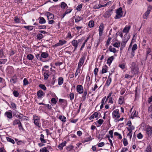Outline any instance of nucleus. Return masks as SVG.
I'll return each instance as SVG.
<instances>
[{
	"mask_svg": "<svg viewBox=\"0 0 152 152\" xmlns=\"http://www.w3.org/2000/svg\"><path fill=\"white\" fill-rule=\"evenodd\" d=\"M130 68L133 73L134 74L138 73L139 69L138 64L136 62H133L131 63Z\"/></svg>",
	"mask_w": 152,
	"mask_h": 152,
	"instance_id": "obj_1",
	"label": "nucleus"
},
{
	"mask_svg": "<svg viewBox=\"0 0 152 152\" xmlns=\"http://www.w3.org/2000/svg\"><path fill=\"white\" fill-rule=\"evenodd\" d=\"M83 41V40L82 39H79L78 40H74L72 41V44L74 48L73 51V52L75 51L78 46H80L81 45Z\"/></svg>",
	"mask_w": 152,
	"mask_h": 152,
	"instance_id": "obj_2",
	"label": "nucleus"
},
{
	"mask_svg": "<svg viewBox=\"0 0 152 152\" xmlns=\"http://www.w3.org/2000/svg\"><path fill=\"white\" fill-rule=\"evenodd\" d=\"M123 14L122 8L120 7L116 11V15L115 18L116 19H119L122 17Z\"/></svg>",
	"mask_w": 152,
	"mask_h": 152,
	"instance_id": "obj_3",
	"label": "nucleus"
},
{
	"mask_svg": "<svg viewBox=\"0 0 152 152\" xmlns=\"http://www.w3.org/2000/svg\"><path fill=\"white\" fill-rule=\"evenodd\" d=\"M34 122L35 125L40 127L41 126L40 120L39 118L36 115H34Z\"/></svg>",
	"mask_w": 152,
	"mask_h": 152,
	"instance_id": "obj_4",
	"label": "nucleus"
},
{
	"mask_svg": "<svg viewBox=\"0 0 152 152\" xmlns=\"http://www.w3.org/2000/svg\"><path fill=\"white\" fill-rule=\"evenodd\" d=\"M126 35H125L124 36V39H123L121 43V45L120 48L121 50H122L125 47L126 44L128 40V39L127 38L126 39Z\"/></svg>",
	"mask_w": 152,
	"mask_h": 152,
	"instance_id": "obj_5",
	"label": "nucleus"
},
{
	"mask_svg": "<svg viewBox=\"0 0 152 152\" xmlns=\"http://www.w3.org/2000/svg\"><path fill=\"white\" fill-rule=\"evenodd\" d=\"M151 6H149L148 7L147 11L143 15V17L144 19H146L149 15L150 11L151 10Z\"/></svg>",
	"mask_w": 152,
	"mask_h": 152,
	"instance_id": "obj_6",
	"label": "nucleus"
},
{
	"mask_svg": "<svg viewBox=\"0 0 152 152\" xmlns=\"http://www.w3.org/2000/svg\"><path fill=\"white\" fill-rule=\"evenodd\" d=\"M146 133L149 137L152 134V127L150 126H148L147 127L146 130Z\"/></svg>",
	"mask_w": 152,
	"mask_h": 152,
	"instance_id": "obj_7",
	"label": "nucleus"
},
{
	"mask_svg": "<svg viewBox=\"0 0 152 152\" xmlns=\"http://www.w3.org/2000/svg\"><path fill=\"white\" fill-rule=\"evenodd\" d=\"M76 90L77 92L80 94L83 93V87L81 85H78L76 87Z\"/></svg>",
	"mask_w": 152,
	"mask_h": 152,
	"instance_id": "obj_8",
	"label": "nucleus"
},
{
	"mask_svg": "<svg viewBox=\"0 0 152 152\" xmlns=\"http://www.w3.org/2000/svg\"><path fill=\"white\" fill-rule=\"evenodd\" d=\"M67 42L66 41L64 40H60L58 43L55 45L56 47H57L59 46H62L63 45L66 44Z\"/></svg>",
	"mask_w": 152,
	"mask_h": 152,
	"instance_id": "obj_9",
	"label": "nucleus"
},
{
	"mask_svg": "<svg viewBox=\"0 0 152 152\" xmlns=\"http://www.w3.org/2000/svg\"><path fill=\"white\" fill-rule=\"evenodd\" d=\"M18 78L16 75H14L10 80V82L12 83H15L18 81Z\"/></svg>",
	"mask_w": 152,
	"mask_h": 152,
	"instance_id": "obj_10",
	"label": "nucleus"
},
{
	"mask_svg": "<svg viewBox=\"0 0 152 152\" xmlns=\"http://www.w3.org/2000/svg\"><path fill=\"white\" fill-rule=\"evenodd\" d=\"M85 59V57L84 56L81 57L78 63L77 67L80 68L83 65Z\"/></svg>",
	"mask_w": 152,
	"mask_h": 152,
	"instance_id": "obj_11",
	"label": "nucleus"
},
{
	"mask_svg": "<svg viewBox=\"0 0 152 152\" xmlns=\"http://www.w3.org/2000/svg\"><path fill=\"white\" fill-rule=\"evenodd\" d=\"M99 36L101 37L103 31L104 29V26L103 24H101L99 26Z\"/></svg>",
	"mask_w": 152,
	"mask_h": 152,
	"instance_id": "obj_12",
	"label": "nucleus"
},
{
	"mask_svg": "<svg viewBox=\"0 0 152 152\" xmlns=\"http://www.w3.org/2000/svg\"><path fill=\"white\" fill-rule=\"evenodd\" d=\"M118 112V110H116L114 111L113 113V116L118 118H119L120 117V115Z\"/></svg>",
	"mask_w": 152,
	"mask_h": 152,
	"instance_id": "obj_13",
	"label": "nucleus"
},
{
	"mask_svg": "<svg viewBox=\"0 0 152 152\" xmlns=\"http://www.w3.org/2000/svg\"><path fill=\"white\" fill-rule=\"evenodd\" d=\"M4 115L8 118H11L12 117V113L11 110L10 111H7L5 113Z\"/></svg>",
	"mask_w": 152,
	"mask_h": 152,
	"instance_id": "obj_14",
	"label": "nucleus"
},
{
	"mask_svg": "<svg viewBox=\"0 0 152 152\" xmlns=\"http://www.w3.org/2000/svg\"><path fill=\"white\" fill-rule=\"evenodd\" d=\"M112 13V10H109L107 11L104 14V17L105 18H109Z\"/></svg>",
	"mask_w": 152,
	"mask_h": 152,
	"instance_id": "obj_15",
	"label": "nucleus"
},
{
	"mask_svg": "<svg viewBox=\"0 0 152 152\" xmlns=\"http://www.w3.org/2000/svg\"><path fill=\"white\" fill-rule=\"evenodd\" d=\"M131 28V26H125L124 28L123 32L124 33H128L129 30Z\"/></svg>",
	"mask_w": 152,
	"mask_h": 152,
	"instance_id": "obj_16",
	"label": "nucleus"
},
{
	"mask_svg": "<svg viewBox=\"0 0 152 152\" xmlns=\"http://www.w3.org/2000/svg\"><path fill=\"white\" fill-rule=\"evenodd\" d=\"M46 14L48 19H53L54 17V15L50 12H47Z\"/></svg>",
	"mask_w": 152,
	"mask_h": 152,
	"instance_id": "obj_17",
	"label": "nucleus"
},
{
	"mask_svg": "<svg viewBox=\"0 0 152 152\" xmlns=\"http://www.w3.org/2000/svg\"><path fill=\"white\" fill-rule=\"evenodd\" d=\"M98 113L97 112H95L89 117V119L91 120L94 118H97L98 117Z\"/></svg>",
	"mask_w": 152,
	"mask_h": 152,
	"instance_id": "obj_18",
	"label": "nucleus"
},
{
	"mask_svg": "<svg viewBox=\"0 0 152 152\" xmlns=\"http://www.w3.org/2000/svg\"><path fill=\"white\" fill-rule=\"evenodd\" d=\"M66 143V141H64L63 142H62L58 145V148L59 149H63V147L65 146Z\"/></svg>",
	"mask_w": 152,
	"mask_h": 152,
	"instance_id": "obj_19",
	"label": "nucleus"
},
{
	"mask_svg": "<svg viewBox=\"0 0 152 152\" xmlns=\"http://www.w3.org/2000/svg\"><path fill=\"white\" fill-rule=\"evenodd\" d=\"M114 57L113 56H111L107 60V64L110 65L113 60Z\"/></svg>",
	"mask_w": 152,
	"mask_h": 152,
	"instance_id": "obj_20",
	"label": "nucleus"
},
{
	"mask_svg": "<svg viewBox=\"0 0 152 152\" xmlns=\"http://www.w3.org/2000/svg\"><path fill=\"white\" fill-rule=\"evenodd\" d=\"M49 55L48 53L46 52H42L41 53V56L42 58H46Z\"/></svg>",
	"mask_w": 152,
	"mask_h": 152,
	"instance_id": "obj_21",
	"label": "nucleus"
},
{
	"mask_svg": "<svg viewBox=\"0 0 152 152\" xmlns=\"http://www.w3.org/2000/svg\"><path fill=\"white\" fill-rule=\"evenodd\" d=\"M37 94L38 98H41L43 95V92L42 91L40 90L37 92Z\"/></svg>",
	"mask_w": 152,
	"mask_h": 152,
	"instance_id": "obj_22",
	"label": "nucleus"
},
{
	"mask_svg": "<svg viewBox=\"0 0 152 152\" xmlns=\"http://www.w3.org/2000/svg\"><path fill=\"white\" fill-rule=\"evenodd\" d=\"M39 23L40 24H44L46 22V20L43 17H39Z\"/></svg>",
	"mask_w": 152,
	"mask_h": 152,
	"instance_id": "obj_23",
	"label": "nucleus"
},
{
	"mask_svg": "<svg viewBox=\"0 0 152 152\" xmlns=\"http://www.w3.org/2000/svg\"><path fill=\"white\" fill-rule=\"evenodd\" d=\"M41 142L42 143H45L46 140L44 139V135L42 134H41L40 135V137L39 139Z\"/></svg>",
	"mask_w": 152,
	"mask_h": 152,
	"instance_id": "obj_24",
	"label": "nucleus"
},
{
	"mask_svg": "<svg viewBox=\"0 0 152 152\" xmlns=\"http://www.w3.org/2000/svg\"><path fill=\"white\" fill-rule=\"evenodd\" d=\"M58 85L59 86L61 85L63 83V78L62 77H59L58 79Z\"/></svg>",
	"mask_w": 152,
	"mask_h": 152,
	"instance_id": "obj_25",
	"label": "nucleus"
},
{
	"mask_svg": "<svg viewBox=\"0 0 152 152\" xmlns=\"http://www.w3.org/2000/svg\"><path fill=\"white\" fill-rule=\"evenodd\" d=\"M124 102V98L122 96H121L119 99L118 103L120 104H122Z\"/></svg>",
	"mask_w": 152,
	"mask_h": 152,
	"instance_id": "obj_26",
	"label": "nucleus"
},
{
	"mask_svg": "<svg viewBox=\"0 0 152 152\" xmlns=\"http://www.w3.org/2000/svg\"><path fill=\"white\" fill-rule=\"evenodd\" d=\"M107 66L106 65H104L102 69V74L105 73L107 72Z\"/></svg>",
	"mask_w": 152,
	"mask_h": 152,
	"instance_id": "obj_27",
	"label": "nucleus"
},
{
	"mask_svg": "<svg viewBox=\"0 0 152 152\" xmlns=\"http://www.w3.org/2000/svg\"><path fill=\"white\" fill-rule=\"evenodd\" d=\"M59 118L63 122H64L66 121V118L64 116L60 115Z\"/></svg>",
	"mask_w": 152,
	"mask_h": 152,
	"instance_id": "obj_28",
	"label": "nucleus"
},
{
	"mask_svg": "<svg viewBox=\"0 0 152 152\" xmlns=\"http://www.w3.org/2000/svg\"><path fill=\"white\" fill-rule=\"evenodd\" d=\"M109 50L110 51L115 53L116 52V49L114 48H113L112 46H110L109 47Z\"/></svg>",
	"mask_w": 152,
	"mask_h": 152,
	"instance_id": "obj_29",
	"label": "nucleus"
},
{
	"mask_svg": "<svg viewBox=\"0 0 152 152\" xmlns=\"http://www.w3.org/2000/svg\"><path fill=\"white\" fill-rule=\"evenodd\" d=\"M24 27L30 31L32 30L33 28L34 27L33 26H24Z\"/></svg>",
	"mask_w": 152,
	"mask_h": 152,
	"instance_id": "obj_30",
	"label": "nucleus"
},
{
	"mask_svg": "<svg viewBox=\"0 0 152 152\" xmlns=\"http://www.w3.org/2000/svg\"><path fill=\"white\" fill-rule=\"evenodd\" d=\"M44 36L42 34L38 33L37 35V39L38 40H40L42 39Z\"/></svg>",
	"mask_w": 152,
	"mask_h": 152,
	"instance_id": "obj_31",
	"label": "nucleus"
},
{
	"mask_svg": "<svg viewBox=\"0 0 152 152\" xmlns=\"http://www.w3.org/2000/svg\"><path fill=\"white\" fill-rule=\"evenodd\" d=\"M120 42H116L113 44V45L115 47L118 48L120 47Z\"/></svg>",
	"mask_w": 152,
	"mask_h": 152,
	"instance_id": "obj_32",
	"label": "nucleus"
},
{
	"mask_svg": "<svg viewBox=\"0 0 152 152\" xmlns=\"http://www.w3.org/2000/svg\"><path fill=\"white\" fill-rule=\"evenodd\" d=\"M6 139L8 141L10 142L12 144L15 143V141L12 138H11L10 137H7Z\"/></svg>",
	"mask_w": 152,
	"mask_h": 152,
	"instance_id": "obj_33",
	"label": "nucleus"
},
{
	"mask_svg": "<svg viewBox=\"0 0 152 152\" xmlns=\"http://www.w3.org/2000/svg\"><path fill=\"white\" fill-rule=\"evenodd\" d=\"M14 21L15 23H20V19L16 16L14 18Z\"/></svg>",
	"mask_w": 152,
	"mask_h": 152,
	"instance_id": "obj_34",
	"label": "nucleus"
},
{
	"mask_svg": "<svg viewBox=\"0 0 152 152\" xmlns=\"http://www.w3.org/2000/svg\"><path fill=\"white\" fill-rule=\"evenodd\" d=\"M106 4L104 5H100V4H99L98 5H96L94 6V8L95 9H99V8H100V7H102L104 6H106Z\"/></svg>",
	"mask_w": 152,
	"mask_h": 152,
	"instance_id": "obj_35",
	"label": "nucleus"
},
{
	"mask_svg": "<svg viewBox=\"0 0 152 152\" xmlns=\"http://www.w3.org/2000/svg\"><path fill=\"white\" fill-rule=\"evenodd\" d=\"M111 82V78H109V77H108L107 80L106 84L108 86H109L110 85Z\"/></svg>",
	"mask_w": 152,
	"mask_h": 152,
	"instance_id": "obj_36",
	"label": "nucleus"
},
{
	"mask_svg": "<svg viewBox=\"0 0 152 152\" xmlns=\"http://www.w3.org/2000/svg\"><path fill=\"white\" fill-rule=\"evenodd\" d=\"M72 11L71 10H69V9L67 10L63 14V15H62V18H64L65 15L67 14H68L69 13H70Z\"/></svg>",
	"mask_w": 152,
	"mask_h": 152,
	"instance_id": "obj_37",
	"label": "nucleus"
},
{
	"mask_svg": "<svg viewBox=\"0 0 152 152\" xmlns=\"http://www.w3.org/2000/svg\"><path fill=\"white\" fill-rule=\"evenodd\" d=\"M128 130L129 132L128 133L127 136L129 137L130 139H131L132 136V131L131 130H130L129 129H128Z\"/></svg>",
	"mask_w": 152,
	"mask_h": 152,
	"instance_id": "obj_38",
	"label": "nucleus"
},
{
	"mask_svg": "<svg viewBox=\"0 0 152 152\" xmlns=\"http://www.w3.org/2000/svg\"><path fill=\"white\" fill-rule=\"evenodd\" d=\"M66 7H67V5L64 2H63L61 3V8L64 9Z\"/></svg>",
	"mask_w": 152,
	"mask_h": 152,
	"instance_id": "obj_39",
	"label": "nucleus"
},
{
	"mask_svg": "<svg viewBox=\"0 0 152 152\" xmlns=\"http://www.w3.org/2000/svg\"><path fill=\"white\" fill-rule=\"evenodd\" d=\"M88 25L90 27H92L94 25V22L93 21H90L89 22Z\"/></svg>",
	"mask_w": 152,
	"mask_h": 152,
	"instance_id": "obj_40",
	"label": "nucleus"
},
{
	"mask_svg": "<svg viewBox=\"0 0 152 152\" xmlns=\"http://www.w3.org/2000/svg\"><path fill=\"white\" fill-rule=\"evenodd\" d=\"M34 56L31 54L28 55L27 56V58L30 60H32L34 58Z\"/></svg>",
	"mask_w": 152,
	"mask_h": 152,
	"instance_id": "obj_41",
	"label": "nucleus"
},
{
	"mask_svg": "<svg viewBox=\"0 0 152 152\" xmlns=\"http://www.w3.org/2000/svg\"><path fill=\"white\" fill-rule=\"evenodd\" d=\"M39 152H49V151L45 147L41 149Z\"/></svg>",
	"mask_w": 152,
	"mask_h": 152,
	"instance_id": "obj_42",
	"label": "nucleus"
},
{
	"mask_svg": "<svg viewBox=\"0 0 152 152\" xmlns=\"http://www.w3.org/2000/svg\"><path fill=\"white\" fill-rule=\"evenodd\" d=\"M11 107L14 110H15L16 109V105L15 103L13 102H11L10 104Z\"/></svg>",
	"mask_w": 152,
	"mask_h": 152,
	"instance_id": "obj_43",
	"label": "nucleus"
},
{
	"mask_svg": "<svg viewBox=\"0 0 152 152\" xmlns=\"http://www.w3.org/2000/svg\"><path fill=\"white\" fill-rule=\"evenodd\" d=\"M20 123V121L18 119H16L14 120L13 122V125H15L17 124H18Z\"/></svg>",
	"mask_w": 152,
	"mask_h": 152,
	"instance_id": "obj_44",
	"label": "nucleus"
},
{
	"mask_svg": "<svg viewBox=\"0 0 152 152\" xmlns=\"http://www.w3.org/2000/svg\"><path fill=\"white\" fill-rule=\"evenodd\" d=\"M151 148L150 146H148L145 150V152H151Z\"/></svg>",
	"mask_w": 152,
	"mask_h": 152,
	"instance_id": "obj_45",
	"label": "nucleus"
},
{
	"mask_svg": "<svg viewBox=\"0 0 152 152\" xmlns=\"http://www.w3.org/2000/svg\"><path fill=\"white\" fill-rule=\"evenodd\" d=\"M13 95L16 97H17L18 96L19 93L17 91L14 90L13 92Z\"/></svg>",
	"mask_w": 152,
	"mask_h": 152,
	"instance_id": "obj_46",
	"label": "nucleus"
},
{
	"mask_svg": "<svg viewBox=\"0 0 152 152\" xmlns=\"http://www.w3.org/2000/svg\"><path fill=\"white\" fill-rule=\"evenodd\" d=\"M91 140V136H90L89 137L86 138V139H85V140H84L83 141V142H85L89 141Z\"/></svg>",
	"mask_w": 152,
	"mask_h": 152,
	"instance_id": "obj_47",
	"label": "nucleus"
},
{
	"mask_svg": "<svg viewBox=\"0 0 152 152\" xmlns=\"http://www.w3.org/2000/svg\"><path fill=\"white\" fill-rule=\"evenodd\" d=\"M137 114L135 111H133L132 113L131 117L132 118H133L136 117L137 115Z\"/></svg>",
	"mask_w": 152,
	"mask_h": 152,
	"instance_id": "obj_48",
	"label": "nucleus"
},
{
	"mask_svg": "<svg viewBox=\"0 0 152 152\" xmlns=\"http://www.w3.org/2000/svg\"><path fill=\"white\" fill-rule=\"evenodd\" d=\"M114 135L118 136V138L119 139H121L122 138V137L121 134H119L117 132H115L114 133Z\"/></svg>",
	"mask_w": 152,
	"mask_h": 152,
	"instance_id": "obj_49",
	"label": "nucleus"
},
{
	"mask_svg": "<svg viewBox=\"0 0 152 152\" xmlns=\"http://www.w3.org/2000/svg\"><path fill=\"white\" fill-rule=\"evenodd\" d=\"M23 85L26 86L28 84L29 82L26 78H25L23 80Z\"/></svg>",
	"mask_w": 152,
	"mask_h": 152,
	"instance_id": "obj_50",
	"label": "nucleus"
},
{
	"mask_svg": "<svg viewBox=\"0 0 152 152\" xmlns=\"http://www.w3.org/2000/svg\"><path fill=\"white\" fill-rule=\"evenodd\" d=\"M80 68L77 67L75 73V76H77L78 74L80 73Z\"/></svg>",
	"mask_w": 152,
	"mask_h": 152,
	"instance_id": "obj_51",
	"label": "nucleus"
},
{
	"mask_svg": "<svg viewBox=\"0 0 152 152\" xmlns=\"http://www.w3.org/2000/svg\"><path fill=\"white\" fill-rule=\"evenodd\" d=\"M4 51L2 49H1L0 50V57L2 58L4 56Z\"/></svg>",
	"mask_w": 152,
	"mask_h": 152,
	"instance_id": "obj_52",
	"label": "nucleus"
},
{
	"mask_svg": "<svg viewBox=\"0 0 152 152\" xmlns=\"http://www.w3.org/2000/svg\"><path fill=\"white\" fill-rule=\"evenodd\" d=\"M111 39V37H109L108 38L107 40L105 46L106 47H107L109 45L110 43V42Z\"/></svg>",
	"mask_w": 152,
	"mask_h": 152,
	"instance_id": "obj_53",
	"label": "nucleus"
},
{
	"mask_svg": "<svg viewBox=\"0 0 152 152\" xmlns=\"http://www.w3.org/2000/svg\"><path fill=\"white\" fill-rule=\"evenodd\" d=\"M82 7V5L80 4L77 6L76 10L78 11H80Z\"/></svg>",
	"mask_w": 152,
	"mask_h": 152,
	"instance_id": "obj_54",
	"label": "nucleus"
},
{
	"mask_svg": "<svg viewBox=\"0 0 152 152\" xmlns=\"http://www.w3.org/2000/svg\"><path fill=\"white\" fill-rule=\"evenodd\" d=\"M39 86L42 89L44 90H46V88L45 86L43 84H40L39 85Z\"/></svg>",
	"mask_w": 152,
	"mask_h": 152,
	"instance_id": "obj_55",
	"label": "nucleus"
},
{
	"mask_svg": "<svg viewBox=\"0 0 152 152\" xmlns=\"http://www.w3.org/2000/svg\"><path fill=\"white\" fill-rule=\"evenodd\" d=\"M82 18L80 17H78L77 18L75 19V22L76 23L79 22L80 21L82 20Z\"/></svg>",
	"mask_w": 152,
	"mask_h": 152,
	"instance_id": "obj_56",
	"label": "nucleus"
},
{
	"mask_svg": "<svg viewBox=\"0 0 152 152\" xmlns=\"http://www.w3.org/2000/svg\"><path fill=\"white\" fill-rule=\"evenodd\" d=\"M36 57L39 60L42 61V58L41 56V55H40L39 54H37L36 55Z\"/></svg>",
	"mask_w": 152,
	"mask_h": 152,
	"instance_id": "obj_57",
	"label": "nucleus"
},
{
	"mask_svg": "<svg viewBox=\"0 0 152 152\" xmlns=\"http://www.w3.org/2000/svg\"><path fill=\"white\" fill-rule=\"evenodd\" d=\"M51 101L52 103L54 104H56L57 103V101L55 98H52L51 99Z\"/></svg>",
	"mask_w": 152,
	"mask_h": 152,
	"instance_id": "obj_58",
	"label": "nucleus"
},
{
	"mask_svg": "<svg viewBox=\"0 0 152 152\" xmlns=\"http://www.w3.org/2000/svg\"><path fill=\"white\" fill-rule=\"evenodd\" d=\"M43 75L45 79H47L48 78L49 75L47 73L44 72Z\"/></svg>",
	"mask_w": 152,
	"mask_h": 152,
	"instance_id": "obj_59",
	"label": "nucleus"
},
{
	"mask_svg": "<svg viewBox=\"0 0 152 152\" xmlns=\"http://www.w3.org/2000/svg\"><path fill=\"white\" fill-rule=\"evenodd\" d=\"M137 48V45L136 44H135L133 45L132 48V50L134 51Z\"/></svg>",
	"mask_w": 152,
	"mask_h": 152,
	"instance_id": "obj_60",
	"label": "nucleus"
},
{
	"mask_svg": "<svg viewBox=\"0 0 152 152\" xmlns=\"http://www.w3.org/2000/svg\"><path fill=\"white\" fill-rule=\"evenodd\" d=\"M87 94V90L86 89L84 91V93L83 95V97L84 98V100H85L86 99V95Z\"/></svg>",
	"mask_w": 152,
	"mask_h": 152,
	"instance_id": "obj_61",
	"label": "nucleus"
},
{
	"mask_svg": "<svg viewBox=\"0 0 152 152\" xmlns=\"http://www.w3.org/2000/svg\"><path fill=\"white\" fill-rule=\"evenodd\" d=\"M69 96L70 98V99L71 100H73L74 97V95L73 93H72L70 94Z\"/></svg>",
	"mask_w": 152,
	"mask_h": 152,
	"instance_id": "obj_62",
	"label": "nucleus"
},
{
	"mask_svg": "<svg viewBox=\"0 0 152 152\" xmlns=\"http://www.w3.org/2000/svg\"><path fill=\"white\" fill-rule=\"evenodd\" d=\"M73 147L72 146L70 145L66 147L67 150L69 151H70L73 149Z\"/></svg>",
	"mask_w": 152,
	"mask_h": 152,
	"instance_id": "obj_63",
	"label": "nucleus"
},
{
	"mask_svg": "<svg viewBox=\"0 0 152 152\" xmlns=\"http://www.w3.org/2000/svg\"><path fill=\"white\" fill-rule=\"evenodd\" d=\"M137 137L139 139H141L143 137V135L141 133H139L137 135Z\"/></svg>",
	"mask_w": 152,
	"mask_h": 152,
	"instance_id": "obj_64",
	"label": "nucleus"
}]
</instances>
